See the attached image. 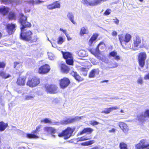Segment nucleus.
I'll return each instance as SVG.
<instances>
[{
  "label": "nucleus",
  "instance_id": "28",
  "mask_svg": "<svg viewBox=\"0 0 149 149\" xmlns=\"http://www.w3.org/2000/svg\"><path fill=\"white\" fill-rule=\"evenodd\" d=\"M93 131V129L91 128H84L81 132H80V135H82L87 132L90 134Z\"/></svg>",
  "mask_w": 149,
  "mask_h": 149
},
{
  "label": "nucleus",
  "instance_id": "60",
  "mask_svg": "<svg viewBox=\"0 0 149 149\" xmlns=\"http://www.w3.org/2000/svg\"><path fill=\"white\" fill-rule=\"evenodd\" d=\"M111 34L113 36H116L117 35V33L116 31H113L112 32Z\"/></svg>",
  "mask_w": 149,
  "mask_h": 149
},
{
  "label": "nucleus",
  "instance_id": "6",
  "mask_svg": "<svg viewBox=\"0 0 149 149\" xmlns=\"http://www.w3.org/2000/svg\"><path fill=\"white\" fill-rule=\"evenodd\" d=\"M63 57L66 60L67 64L72 65L73 64V57L72 54L69 52H64L62 51Z\"/></svg>",
  "mask_w": 149,
  "mask_h": 149
},
{
  "label": "nucleus",
  "instance_id": "57",
  "mask_svg": "<svg viewBox=\"0 0 149 149\" xmlns=\"http://www.w3.org/2000/svg\"><path fill=\"white\" fill-rule=\"evenodd\" d=\"M60 31L63 32L66 35L67 33H66V30L65 29H63L62 28H60L59 29Z\"/></svg>",
  "mask_w": 149,
  "mask_h": 149
},
{
  "label": "nucleus",
  "instance_id": "7",
  "mask_svg": "<svg viewBox=\"0 0 149 149\" xmlns=\"http://www.w3.org/2000/svg\"><path fill=\"white\" fill-rule=\"evenodd\" d=\"M43 130L45 134L47 135L50 134L54 138L56 137V136L54 134L56 132V130L54 128L52 127H46L44 128Z\"/></svg>",
  "mask_w": 149,
  "mask_h": 149
},
{
  "label": "nucleus",
  "instance_id": "46",
  "mask_svg": "<svg viewBox=\"0 0 149 149\" xmlns=\"http://www.w3.org/2000/svg\"><path fill=\"white\" fill-rule=\"evenodd\" d=\"M41 122L45 123H49L51 124V121L49 119L46 118L41 120Z\"/></svg>",
  "mask_w": 149,
  "mask_h": 149
},
{
  "label": "nucleus",
  "instance_id": "26",
  "mask_svg": "<svg viewBox=\"0 0 149 149\" xmlns=\"http://www.w3.org/2000/svg\"><path fill=\"white\" fill-rule=\"evenodd\" d=\"M71 74L75 79L78 81H82L83 80V79L76 72L72 71L71 72Z\"/></svg>",
  "mask_w": 149,
  "mask_h": 149
},
{
  "label": "nucleus",
  "instance_id": "9",
  "mask_svg": "<svg viewBox=\"0 0 149 149\" xmlns=\"http://www.w3.org/2000/svg\"><path fill=\"white\" fill-rule=\"evenodd\" d=\"M84 117L82 116H76L73 118H69L66 120H65L61 121L62 125L72 123L76 121L79 120L84 118Z\"/></svg>",
  "mask_w": 149,
  "mask_h": 149
},
{
  "label": "nucleus",
  "instance_id": "29",
  "mask_svg": "<svg viewBox=\"0 0 149 149\" xmlns=\"http://www.w3.org/2000/svg\"><path fill=\"white\" fill-rule=\"evenodd\" d=\"M8 125L3 122H0V131H3L5 130L8 126Z\"/></svg>",
  "mask_w": 149,
  "mask_h": 149
},
{
  "label": "nucleus",
  "instance_id": "16",
  "mask_svg": "<svg viewBox=\"0 0 149 149\" xmlns=\"http://www.w3.org/2000/svg\"><path fill=\"white\" fill-rule=\"evenodd\" d=\"M16 25L15 24H8L7 25V31L9 34H12L15 30Z\"/></svg>",
  "mask_w": 149,
  "mask_h": 149
},
{
  "label": "nucleus",
  "instance_id": "36",
  "mask_svg": "<svg viewBox=\"0 0 149 149\" xmlns=\"http://www.w3.org/2000/svg\"><path fill=\"white\" fill-rule=\"evenodd\" d=\"M35 97L34 95H26L24 96V100H33Z\"/></svg>",
  "mask_w": 149,
  "mask_h": 149
},
{
  "label": "nucleus",
  "instance_id": "39",
  "mask_svg": "<svg viewBox=\"0 0 149 149\" xmlns=\"http://www.w3.org/2000/svg\"><path fill=\"white\" fill-rule=\"evenodd\" d=\"M97 47L99 49L100 48L101 49L103 50L105 49V45L103 42H101L99 43Z\"/></svg>",
  "mask_w": 149,
  "mask_h": 149
},
{
  "label": "nucleus",
  "instance_id": "11",
  "mask_svg": "<svg viewBox=\"0 0 149 149\" xmlns=\"http://www.w3.org/2000/svg\"><path fill=\"white\" fill-rule=\"evenodd\" d=\"M45 87L46 91L48 93L54 94L57 92V87L55 85H46Z\"/></svg>",
  "mask_w": 149,
  "mask_h": 149
},
{
  "label": "nucleus",
  "instance_id": "22",
  "mask_svg": "<svg viewBox=\"0 0 149 149\" xmlns=\"http://www.w3.org/2000/svg\"><path fill=\"white\" fill-rule=\"evenodd\" d=\"M9 11L8 8L4 6L0 7V13L3 15H4L6 14Z\"/></svg>",
  "mask_w": 149,
  "mask_h": 149
},
{
  "label": "nucleus",
  "instance_id": "35",
  "mask_svg": "<svg viewBox=\"0 0 149 149\" xmlns=\"http://www.w3.org/2000/svg\"><path fill=\"white\" fill-rule=\"evenodd\" d=\"M95 142L94 140L90 141L81 143V145L83 146H88L91 145Z\"/></svg>",
  "mask_w": 149,
  "mask_h": 149
},
{
  "label": "nucleus",
  "instance_id": "54",
  "mask_svg": "<svg viewBox=\"0 0 149 149\" xmlns=\"http://www.w3.org/2000/svg\"><path fill=\"white\" fill-rule=\"evenodd\" d=\"M5 64L3 62H0V68H3L5 66Z\"/></svg>",
  "mask_w": 149,
  "mask_h": 149
},
{
  "label": "nucleus",
  "instance_id": "64",
  "mask_svg": "<svg viewBox=\"0 0 149 149\" xmlns=\"http://www.w3.org/2000/svg\"><path fill=\"white\" fill-rule=\"evenodd\" d=\"M100 148L98 146H95L93 148L91 149H99Z\"/></svg>",
  "mask_w": 149,
  "mask_h": 149
},
{
  "label": "nucleus",
  "instance_id": "18",
  "mask_svg": "<svg viewBox=\"0 0 149 149\" xmlns=\"http://www.w3.org/2000/svg\"><path fill=\"white\" fill-rule=\"evenodd\" d=\"M109 57H113L114 59L116 61H118L121 59V57L120 56L118 55L116 52L113 51L109 54Z\"/></svg>",
  "mask_w": 149,
  "mask_h": 149
},
{
  "label": "nucleus",
  "instance_id": "12",
  "mask_svg": "<svg viewBox=\"0 0 149 149\" xmlns=\"http://www.w3.org/2000/svg\"><path fill=\"white\" fill-rule=\"evenodd\" d=\"M50 70L49 66L47 64H45L39 68L38 72L39 74H44L48 73Z\"/></svg>",
  "mask_w": 149,
  "mask_h": 149
},
{
  "label": "nucleus",
  "instance_id": "41",
  "mask_svg": "<svg viewBox=\"0 0 149 149\" xmlns=\"http://www.w3.org/2000/svg\"><path fill=\"white\" fill-rule=\"evenodd\" d=\"M119 146L120 149H128L127 144L124 142L120 143Z\"/></svg>",
  "mask_w": 149,
  "mask_h": 149
},
{
  "label": "nucleus",
  "instance_id": "15",
  "mask_svg": "<svg viewBox=\"0 0 149 149\" xmlns=\"http://www.w3.org/2000/svg\"><path fill=\"white\" fill-rule=\"evenodd\" d=\"M118 125L124 133H128L129 130V127L126 123L122 122H120L119 123Z\"/></svg>",
  "mask_w": 149,
  "mask_h": 149
},
{
  "label": "nucleus",
  "instance_id": "5",
  "mask_svg": "<svg viewBox=\"0 0 149 149\" xmlns=\"http://www.w3.org/2000/svg\"><path fill=\"white\" fill-rule=\"evenodd\" d=\"M147 55L145 52L139 53L138 56V60L140 66L141 67H144L145 63V61L147 58Z\"/></svg>",
  "mask_w": 149,
  "mask_h": 149
},
{
  "label": "nucleus",
  "instance_id": "62",
  "mask_svg": "<svg viewBox=\"0 0 149 149\" xmlns=\"http://www.w3.org/2000/svg\"><path fill=\"white\" fill-rule=\"evenodd\" d=\"M65 36H66V37H67V39L68 40H71L72 38L70 37V36H69V35L68 34H67L65 35Z\"/></svg>",
  "mask_w": 149,
  "mask_h": 149
},
{
  "label": "nucleus",
  "instance_id": "20",
  "mask_svg": "<svg viewBox=\"0 0 149 149\" xmlns=\"http://www.w3.org/2000/svg\"><path fill=\"white\" fill-rule=\"evenodd\" d=\"M119 108V107L117 106L112 107L110 108H107L105 109L104 110L102 111L101 112V113H104L105 114H108L112 111L118 109Z\"/></svg>",
  "mask_w": 149,
  "mask_h": 149
},
{
  "label": "nucleus",
  "instance_id": "32",
  "mask_svg": "<svg viewBox=\"0 0 149 149\" xmlns=\"http://www.w3.org/2000/svg\"><path fill=\"white\" fill-rule=\"evenodd\" d=\"M88 33V30L84 27H82L80 31V34L81 36H82L85 34H87Z\"/></svg>",
  "mask_w": 149,
  "mask_h": 149
},
{
  "label": "nucleus",
  "instance_id": "50",
  "mask_svg": "<svg viewBox=\"0 0 149 149\" xmlns=\"http://www.w3.org/2000/svg\"><path fill=\"white\" fill-rule=\"evenodd\" d=\"M89 123L91 125L93 126L97 125L99 124V122L94 120L90 121L89 122Z\"/></svg>",
  "mask_w": 149,
  "mask_h": 149
},
{
  "label": "nucleus",
  "instance_id": "31",
  "mask_svg": "<svg viewBox=\"0 0 149 149\" xmlns=\"http://www.w3.org/2000/svg\"><path fill=\"white\" fill-rule=\"evenodd\" d=\"M0 76L3 78L6 79L10 77L11 75L9 74H6L5 72L1 71H0Z\"/></svg>",
  "mask_w": 149,
  "mask_h": 149
},
{
  "label": "nucleus",
  "instance_id": "27",
  "mask_svg": "<svg viewBox=\"0 0 149 149\" xmlns=\"http://www.w3.org/2000/svg\"><path fill=\"white\" fill-rule=\"evenodd\" d=\"M44 2L43 1H41L39 0H35L34 1L33 0H31L27 1L26 3L29 4H32L33 5L34 4H41L43 3Z\"/></svg>",
  "mask_w": 149,
  "mask_h": 149
},
{
  "label": "nucleus",
  "instance_id": "2",
  "mask_svg": "<svg viewBox=\"0 0 149 149\" xmlns=\"http://www.w3.org/2000/svg\"><path fill=\"white\" fill-rule=\"evenodd\" d=\"M75 130V128H71L68 127L61 133H59L58 134V136L60 137L63 136L64 139H68L72 135Z\"/></svg>",
  "mask_w": 149,
  "mask_h": 149
},
{
  "label": "nucleus",
  "instance_id": "56",
  "mask_svg": "<svg viewBox=\"0 0 149 149\" xmlns=\"http://www.w3.org/2000/svg\"><path fill=\"white\" fill-rule=\"evenodd\" d=\"M144 79L145 80H149V73L145 75Z\"/></svg>",
  "mask_w": 149,
  "mask_h": 149
},
{
  "label": "nucleus",
  "instance_id": "21",
  "mask_svg": "<svg viewBox=\"0 0 149 149\" xmlns=\"http://www.w3.org/2000/svg\"><path fill=\"white\" fill-rule=\"evenodd\" d=\"M98 36V34L97 33H95L93 34L88 41V43L90 46H91L93 43L95 42Z\"/></svg>",
  "mask_w": 149,
  "mask_h": 149
},
{
  "label": "nucleus",
  "instance_id": "17",
  "mask_svg": "<svg viewBox=\"0 0 149 149\" xmlns=\"http://www.w3.org/2000/svg\"><path fill=\"white\" fill-rule=\"evenodd\" d=\"M89 52L95 57L99 59L102 60L98 56L99 54V50L97 47L96 49H89Z\"/></svg>",
  "mask_w": 149,
  "mask_h": 149
},
{
  "label": "nucleus",
  "instance_id": "1",
  "mask_svg": "<svg viewBox=\"0 0 149 149\" xmlns=\"http://www.w3.org/2000/svg\"><path fill=\"white\" fill-rule=\"evenodd\" d=\"M20 17L19 22L22 26L21 27L20 37L24 40L29 41L33 33L30 31L25 28L31 26V24L29 22L26 21V17L23 14L20 15Z\"/></svg>",
  "mask_w": 149,
  "mask_h": 149
},
{
  "label": "nucleus",
  "instance_id": "45",
  "mask_svg": "<svg viewBox=\"0 0 149 149\" xmlns=\"http://www.w3.org/2000/svg\"><path fill=\"white\" fill-rule=\"evenodd\" d=\"M102 1V0H94L92 1L93 6L97 5L100 3Z\"/></svg>",
  "mask_w": 149,
  "mask_h": 149
},
{
  "label": "nucleus",
  "instance_id": "30",
  "mask_svg": "<svg viewBox=\"0 0 149 149\" xmlns=\"http://www.w3.org/2000/svg\"><path fill=\"white\" fill-rule=\"evenodd\" d=\"M82 3L87 6H93L92 1L87 0H82Z\"/></svg>",
  "mask_w": 149,
  "mask_h": 149
},
{
  "label": "nucleus",
  "instance_id": "8",
  "mask_svg": "<svg viewBox=\"0 0 149 149\" xmlns=\"http://www.w3.org/2000/svg\"><path fill=\"white\" fill-rule=\"evenodd\" d=\"M149 146V143L146 139L141 140L139 143L136 145V149H143Z\"/></svg>",
  "mask_w": 149,
  "mask_h": 149
},
{
  "label": "nucleus",
  "instance_id": "44",
  "mask_svg": "<svg viewBox=\"0 0 149 149\" xmlns=\"http://www.w3.org/2000/svg\"><path fill=\"white\" fill-rule=\"evenodd\" d=\"M8 18L10 19H14L15 18V16L13 13H9Z\"/></svg>",
  "mask_w": 149,
  "mask_h": 149
},
{
  "label": "nucleus",
  "instance_id": "25",
  "mask_svg": "<svg viewBox=\"0 0 149 149\" xmlns=\"http://www.w3.org/2000/svg\"><path fill=\"white\" fill-rule=\"evenodd\" d=\"M61 71L64 73H67L69 70V68L64 64L61 63Z\"/></svg>",
  "mask_w": 149,
  "mask_h": 149
},
{
  "label": "nucleus",
  "instance_id": "53",
  "mask_svg": "<svg viewBox=\"0 0 149 149\" xmlns=\"http://www.w3.org/2000/svg\"><path fill=\"white\" fill-rule=\"evenodd\" d=\"M47 8L50 10H52L54 8L53 5V4L48 5L47 6Z\"/></svg>",
  "mask_w": 149,
  "mask_h": 149
},
{
  "label": "nucleus",
  "instance_id": "49",
  "mask_svg": "<svg viewBox=\"0 0 149 149\" xmlns=\"http://www.w3.org/2000/svg\"><path fill=\"white\" fill-rule=\"evenodd\" d=\"M137 82L138 84L139 85H142L143 83V80L141 77L139 78L137 81Z\"/></svg>",
  "mask_w": 149,
  "mask_h": 149
},
{
  "label": "nucleus",
  "instance_id": "37",
  "mask_svg": "<svg viewBox=\"0 0 149 149\" xmlns=\"http://www.w3.org/2000/svg\"><path fill=\"white\" fill-rule=\"evenodd\" d=\"M48 57L49 59L53 60L56 59V57L55 55L51 52H48Z\"/></svg>",
  "mask_w": 149,
  "mask_h": 149
},
{
  "label": "nucleus",
  "instance_id": "10",
  "mask_svg": "<svg viewBox=\"0 0 149 149\" xmlns=\"http://www.w3.org/2000/svg\"><path fill=\"white\" fill-rule=\"evenodd\" d=\"M148 118H149V109L146 110L137 117L138 120L141 122L145 121Z\"/></svg>",
  "mask_w": 149,
  "mask_h": 149
},
{
  "label": "nucleus",
  "instance_id": "47",
  "mask_svg": "<svg viewBox=\"0 0 149 149\" xmlns=\"http://www.w3.org/2000/svg\"><path fill=\"white\" fill-rule=\"evenodd\" d=\"M54 8H59L60 7V3L58 2H55L52 3Z\"/></svg>",
  "mask_w": 149,
  "mask_h": 149
},
{
  "label": "nucleus",
  "instance_id": "13",
  "mask_svg": "<svg viewBox=\"0 0 149 149\" xmlns=\"http://www.w3.org/2000/svg\"><path fill=\"white\" fill-rule=\"evenodd\" d=\"M70 81L67 78H64L59 81V84L61 88L64 89L66 88L69 84Z\"/></svg>",
  "mask_w": 149,
  "mask_h": 149
},
{
  "label": "nucleus",
  "instance_id": "58",
  "mask_svg": "<svg viewBox=\"0 0 149 149\" xmlns=\"http://www.w3.org/2000/svg\"><path fill=\"white\" fill-rule=\"evenodd\" d=\"M119 99L118 97H112L110 98H107L106 100L108 101V102H109L110 100L111 99H116V100H117L118 99Z\"/></svg>",
  "mask_w": 149,
  "mask_h": 149
},
{
  "label": "nucleus",
  "instance_id": "40",
  "mask_svg": "<svg viewBox=\"0 0 149 149\" xmlns=\"http://www.w3.org/2000/svg\"><path fill=\"white\" fill-rule=\"evenodd\" d=\"M90 139L87 137L86 136H84L81 138H78L77 140L78 141H81Z\"/></svg>",
  "mask_w": 149,
  "mask_h": 149
},
{
  "label": "nucleus",
  "instance_id": "4",
  "mask_svg": "<svg viewBox=\"0 0 149 149\" xmlns=\"http://www.w3.org/2000/svg\"><path fill=\"white\" fill-rule=\"evenodd\" d=\"M40 82V79L36 77H29L27 82V85L31 87H34L38 85Z\"/></svg>",
  "mask_w": 149,
  "mask_h": 149
},
{
  "label": "nucleus",
  "instance_id": "48",
  "mask_svg": "<svg viewBox=\"0 0 149 149\" xmlns=\"http://www.w3.org/2000/svg\"><path fill=\"white\" fill-rule=\"evenodd\" d=\"M1 3H4L5 4H9L12 2L10 0H2L1 1Z\"/></svg>",
  "mask_w": 149,
  "mask_h": 149
},
{
  "label": "nucleus",
  "instance_id": "51",
  "mask_svg": "<svg viewBox=\"0 0 149 149\" xmlns=\"http://www.w3.org/2000/svg\"><path fill=\"white\" fill-rule=\"evenodd\" d=\"M51 125H62V124L61 123V121L60 122H52L51 121Z\"/></svg>",
  "mask_w": 149,
  "mask_h": 149
},
{
  "label": "nucleus",
  "instance_id": "24",
  "mask_svg": "<svg viewBox=\"0 0 149 149\" xmlns=\"http://www.w3.org/2000/svg\"><path fill=\"white\" fill-rule=\"evenodd\" d=\"M133 46L134 47H137L139 44L141 42V40L138 37H136L134 38L133 40Z\"/></svg>",
  "mask_w": 149,
  "mask_h": 149
},
{
  "label": "nucleus",
  "instance_id": "23",
  "mask_svg": "<svg viewBox=\"0 0 149 149\" xmlns=\"http://www.w3.org/2000/svg\"><path fill=\"white\" fill-rule=\"evenodd\" d=\"M99 70L98 69H95L91 71L90 72L89 77L90 78L95 77L96 75L98 74Z\"/></svg>",
  "mask_w": 149,
  "mask_h": 149
},
{
  "label": "nucleus",
  "instance_id": "38",
  "mask_svg": "<svg viewBox=\"0 0 149 149\" xmlns=\"http://www.w3.org/2000/svg\"><path fill=\"white\" fill-rule=\"evenodd\" d=\"M78 55L81 57H85L86 56V52L83 50H80L78 53Z\"/></svg>",
  "mask_w": 149,
  "mask_h": 149
},
{
  "label": "nucleus",
  "instance_id": "33",
  "mask_svg": "<svg viewBox=\"0 0 149 149\" xmlns=\"http://www.w3.org/2000/svg\"><path fill=\"white\" fill-rule=\"evenodd\" d=\"M109 65L110 66L108 67L109 68H116L118 66V64L117 63L115 62L112 61L110 62Z\"/></svg>",
  "mask_w": 149,
  "mask_h": 149
},
{
  "label": "nucleus",
  "instance_id": "61",
  "mask_svg": "<svg viewBox=\"0 0 149 149\" xmlns=\"http://www.w3.org/2000/svg\"><path fill=\"white\" fill-rule=\"evenodd\" d=\"M116 130V129L114 128H113L109 130V132H112V133H114L115 132Z\"/></svg>",
  "mask_w": 149,
  "mask_h": 149
},
{
  "label": "nucleus",
  "instance_id": "42",
  "mask_svg": "<svg viewBox=\"0 0 149 149\" xmlns=\"http://www.w3.org/2000/svg\"><path fill=\"white\" fill-rule=\"evenodd\" d=\"M38 39L37 36L36 35H34L33 36H31L30 39L29 41H30L31 42H36L37 40Z\"/></svg>",
  "mask_w": 149,
  "mask_h": 149
},
{
  "label": "nucleus",
  "instance_id": "19",
  "mask_svg": "<svg viewBox=\"0 0 149 149\" xmlns=\"http://www.w3.org/2000/svg\"><path fill=\"white\" fill-rule=\"evenodd\" d=\"M26 78L24 76L19 77L18 78L17 84L20 86H23L25 84Z\"/></svg>",
  "mask_w": 149,
  "mask_h": 149
},
{
  "label": "nucleus",
  "instance_id": "55",
  "mask_svg": "<svg viewBox=\"0 0 149 149\" xmlns=\"http://www.w3.org/2000/svg\"><path fill=\"white\" fill-rule=\"evenodd\" d=\"M113 22L116 24H118L119 23V20L117 18L113 19Z\"/></svg>",
  "mask_w": 149,
  "mask_h": 149
},
{
  "label": "nucleus",
  "instance_id": "3",
  "mask_svg": "<svg viewBox=\"0 0 149 149\" xmlns=\"http://www.w3.org/2000/svg\"><path fill=\"white\" fill-rule=\"evenodd\" d=\"M42 127L41 125L38 126L35 130L33 131L31 134H26V137L29 139H37L39 138V136L37 134L40 131Z\"/></svg>",
  "mask_w": 149,
  "mask_h": 149
},
{
  "label": "nucleus",
  "instance_id": "59",
  "mask_svg": "<svg viewBox=\"0 0 149 149\" xmlns=\"http://www.w3.org/2000/svg\"><path fill=\"white\" fill-rule=\"evenodd\" d=\"M21 65V62H16L14 63V67H16L17 65Z\"/></svg>",
  "mask_w": 149,
  "mask_h": 149
},
{
  "label": "nucleus",
  "instance_id": "63",
  "mask_svg": "<svg viewBox=\"0 0 149 149\" xmlns=\"http://www.w3.org/2000/svg\"><path fill=\"white\" fill-rule=\"evenodd\" d=\"M30 9H27L26 8H25V12H30Z\"/></svg>",
  "mask_w": 149,
  "mask_h": 149
},
{
  "label": "nucleus",
  "instance_id": "43",
  "mask_svg": "<svg viewBox=\"0 0 149 149\" xmlns=\"http://www.w3.org/2000/svg\"><path fill=\"white\" fill-rule=\"evenodd\" d=\"M64 41V40L63 37L60 36L58 38L57 43L59 44H61Z\"/></svg>",
  "mask_w": 149,
  "mask_h": 149
},
{
  "label": "nucleus",
  "instance_id": "34",
  "mask_svg": "<svg viewBox=\"0 0 149 149\" xmlns=\"http://www.w3.org/2000/svg\"><path fill=\"white\" fill-rule=\"evenodd\" d=\"M67 16L68 18L73 24H75L76 23V22L74 20V16L72 13H68Z\"/></svg>",
  "mask_w": 149,
  "mask_h": 149
},
{
  "label": "nucleus",
  "instance_id": "52",
  "mask_svg": "<svg viewBox=\"0 0 149 149\" xmlns=\"http://www.w3.org/2000/svg\"><path fill=\"white\" fill-rule=\"evenodd\" d=\"M111 12V10L109 9H107V10L104 12V15H109L110 14Z\"/></svg>",
  "mask_w": 149,
  "mask_h": 149
},
{
  "label": "nucleus",
  "instance_id": "14",
  "mask_svg": "<svg viewBox=\"0 0 149 149\" xmlns=\"http://www.w3.org/2000/svg\"><path fill=\"white\" fill-rule=\"evenodd\" d=\"M131 39V36L128 33H127L125 36V38L122 35L119 36V39L121 44L123 46L122 43L123 42H129Z\"/></svg>",
  "mask_w": 149,
  "mask_h": 149
}]
</instances>
